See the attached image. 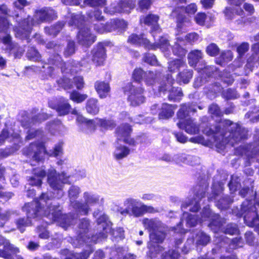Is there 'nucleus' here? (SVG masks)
<instances>
[{
	"label": "nucleus",
	"mask_w": 259,
	"mask_h": 259,
	"mask_svg": "<svg viewBox=\"0 0 259 259\" xmlns=\"http://www.w3.org/2000/svg\"><path fill=\"white\" fill-rule=\"evenodd\" d=\"M86 109L90 114H97L99 111V108L97 105V100L95 99H90L87 102Z\"/></svg>",
	"instance_id": "c9c22d12"
},
{
	"label": "nucleus",
	"mask_w": 259,
	"mask_h": 259,
	"mask_svg": "<svg viewBox=\"0 0 259 259\" xmlns=\"http://www.w3.org/2000/svg\"><path fill=\"white\" fill-rule=\"evenodd\" d=\"M123 204L125 208L119 210V213L123 215H129L138 218L147 212H153L154 210L152 206L146 205L140 200L132 197L125 199Z\"/></svg>",
	"instance_id": "20e7f679"
},
{
	"label": "nucleus",
	"mask_w": 259,
	"mask_h": 259,
	"mask_svg": "<svg viewBox=\"0 0 259 259\" xmlns=\"http://www.w3.org/2000/svg\"><path fill=\"white\" fill-rule=\"evenodd\" d=\"M95 87L101 98H106L110 91L109 84L104 81H97L95 83Z\"/></svg>",
	"instance_id": "c756f323"
},
{
	"label": "nucleus",
	"mask_w": 259,
	"mask_h": 259,
	"mask_svg": "<svg viewBox=\"0 0 259 259\" xmlns=\"http://www.w3.org/2000/svg\"><path fill=\"white\" fill-rule=\"evenodd\" d=\"M214 69L213 67L206 66L202 69L198 68V71L202 75H204L205 74L206 76H210L213 73Z\"/></svg>",
	"instance_id": "e2e57ef3"
},
{
	"label": "nucleus",
	"mask_w": 259,
	"mask_h": 259,
	"mask_svg": "<svg viewBox=\"0 0 259 259\" xmlns=\"http://www.w3.org/2000/svg\"><path fill=\"white\" fill-rule=\"evenodd\" d=\"M144 60L145 62L152 65H155L157 63V61L156 58V57L151 54H146L144 58Z\"/></svg>",
	"instance_id": "052dcab7"
},
{
	"label": "nucleus",
	"mask_w": 259,
	"mask_h": 259,
	"mask_svg": "<svg viewBox=\"0 0 259 259\" xmlns=\"http://www.w3.org/2000/svg\"><path fill=\"white\" fill-rule=\"evenodd\" d=\"M251 203L244 202L242 205V211L245 212L244 220L246 224L251 227L259 228V217L257 214V211L259 207V203L256 202L254 206H251Z\"/></svg>",
	"instance_id": "9b49d317"
},
{
	"label": "nucleus",
	"mask_w": 259,
	"mask_h": 259,
	"mask_svg": "<svg viewBox=\"0 0 259 259\" xmlns=\"http://www.w3.org/2000/svg\"><path fill=\"white\" fill-rule=\"evenodd\" d=\"M80 192L79 188L75 186H71L68 191V195L73 207V204L77 202L75 199L78 197Z\"/></svg>",
	"instance_id": "37998d69"
},
{
	"label": "nucleus",
	"mask_w": 259,
	"mask_h": 259,
	"mask_svg": "<svg viewBox=\"0 0 259 259\" xmlns=\"http://www.w3.org/2000/svg\"><path fill=\"white\" fill-rule=\"evenodd\" d=\"M186 64L182 59H176L169 63L168 70L170 72H175L181 68H184Z\"/></svg>",
	"instance_id": "58836bf2"
},
{
	"label": "nucleus",
	"mask_w": 259,
	"mask_h": 259,
	"mask_svg": "<svg viewBox=\"0 0 259 259\" xmlns=\"http://www.w3.org/2000/svg\"><path fill=\"white\" fill-rule=\"evenodd\" d=\"M219 52L218 47L213 43L210 44L206 48L207 53L211 56H216Z\"/></svg>",
	"instance_id": "603ef678"
},
{
	"label": "nucleus",
	"mask_w": 259,
	"mask_h": 259,
	"mask_svg": "<svg viewBox=\"0 0 259 259\" xmlns=\"http://www.w3.org/2000/svg\"><path fill=\"white\" fill-rule=\"evenodd\" d=\"M51 203L47 205L48 219L51 222H57L59 225L64 229L73 224L76 218H72L70 215L62 214L61 208L60 206H50Z\"/></svg>",
	"instance_id": "6e6552de"
},
{
	"label": "nucleus",
	"mask_w": 259,
	"mask_h": 259,
	"mask_svg": "<svg viewBox=\"0 0 259 259\" xmlns=\"http://www.w3.org/2000/svg\"><path fill=\"white\" fill-rule=\"evenodd\" d=\"M192 158L191 156L186 155L183 154H176L174 155V162L177 164L189 163V161Z\"/></svg>",
	"instance_id": "a18cd8bd"
},
{
	"label": "nucleus",
	"mask_w": 259,
	"mask_h": 259,
	"mask_svg": "<svg viewBox=\"0 0 259 259\" xmlns=\"http://www.w3.org/2000/svg\"><path fill=\"white\" fill-rule=\"evenodd\" d=\"M124 91L128 92V99L133 106L139 105L145 101V97L143 95L144 90L142 88L128 83L124 88Z\"/></svg>",
	"instance_id": "4468645a"
},
{
	"label": "nucleus",
	"mask_w": 259,
	"mask_h": 259,
	"mask_svg": "<svg viewBox=\"0 0 259 259\" xmlns=\"http://www.w3.org/2000/svg\"><path fill=\"white\" fill-rule=\"evenodd\" d=\"M92 60L95 63L101 65L106 58L104 47L102 44H98L92 51Z\"/></svg>",
	"instance_id": "a878e982"
},
{
	"label": "nucleus",
	"mask_w": 259,
	"mask_h": 259,
	"mask_svg": "<svg viewBox=\"0 0 259 259\" xmlns=\"http://www.w3.org/2000/svg\"><path fill=\"white\" fill-rule=\"evenodd\" d=\"M56 17L55 11L49 8L36 10L33 18L28 17L15 28L16 36L22 39L27 38L30 34L32 26L53 20Z\"/></svg>",
	"instance_id": "7ed1b4c3"
},
{
	"label": "nucleus",
	"mask_w": 259,
	"mask_h": 259,
	"mask_svg": "<svg viewBox=\"0 0 259 259\" xmlns=\"http://www.w3.org/2000/svg\"><path fill=\"white\" fill-rule=\"evenodd\" d=\"M222 229L219 227V230ZM225 234H228L230 235L236 234L238 233V229L235 224H229L227 226L226 228L223 231Z\"/></svg>",
	"instance_id": "3c124183"
},
{
	"label": "nucleus",
	"mask_w": 259,
	"mask_h": 259,
	"mask_svg": "<svg viewBox=\"0 0 259 259\" xmlns=\"http://www.w3.org/2000/svg\"><path fill=\"white\" fill-rule=\"evenodd\" d=\"M128 42L133 45L143 46L148 49H155L159 48L163 52L168 51L170 48L167 39L164 37H162L156 44H151L143 35H138L132 34L129 36Z\"/></svg>",
	"instance_id": "1a4fd4ad"
},
{
	"label": "nucleus",
	"mask_w": 259,
	"mask_h": 259,
	"mask_svg": "<svg viewBox=\"0 0 259 259\" xmlns=\"http://www.w3.org/2000/svg\"><path fill=\"white\" fill-rule=\"evenodd\" d=\"M224 13L227 19L232 20L236 15H243L244 12L242 9L239 7H228L224 11Z\"/></svg>",
	"instance_id": "2f4dec72"
},
{
	"label": "nucleus",
	"mask_w": 259,
	"mask_h": 259,
	"mask_svg": "<svg viewBox=\"0 0 259 259\" xmlns=\"http://www.w3.org/2000/svg\"><path fill=\"white\" fill-rule=\"evenodd\" d=\"M130 153V149L121 145H117L113 153L114 157L117 160L121 159L126 157Z\"/></svg>",
	"instance_id": "72a5a7b5"
},
{
	"label": "nucleus",
	"mask_w": 259,
	"mask_h": 259,
	"mask_svg": "<svg viewBox=\"0 0 259 259\" xmlns=\"http://www.w3.org/2000/svg\"><path fill=\"white\" fill-rule=\"evenodd\" d=\"M131 132V128L128 125L125 124L120 126L116 132L117 140L118 141H123L130 145H134L138 143V141H135L130 137Z\"/></svg>",
	"instance_id": "aec40b11"
},
{
	"label": "nucleus",
	"mask_w": 259,
	"mask_h": 259,
	"mask_svg": "<svg viewBox=\"0 0 259 259\" xmlns=\"http://www.w3.org/2000/svg\"><path fill=\"white\" fill-rule=\"evenodd\" d=\"M174 107L167 104H163L161 111L159 113L160 119H167L172 116L174 114Z\"/></svg>",
	"instance_id": "7c9ffc66"
},
{
	"label": "nucleus",
	"mask_w": 259,
	"mask_h": 259,
	"mask_svg": "<svg viewBox=\"0 0 259 259\" xmlns=\"http://www.w3.org/2000/svg\"><path fill=\"white\" fill-rule=\"evenodd\" d=\"M83 23V17L80 15H76L71 16V20L69 22V24L79 28L77 36L78 42L83 46L88 47L95 42L96 36L90 32L87 27L84 25L82 27Z\"/></svg>",
	"instance_id": "39448f33"
},
{
	"label": "nucleus",
	"mask_w": 259,
	"mask_h": 259,
	"mask_svg": "<svg viewBox=\"0 0 259 259\" xmlns=\"http://www.w3.org/2000/svg\"><path fill=\"white\" fill-rule=\"evenodd\" d=\"M233 59V54L231 51H227L222 52L220 57L217 59V63L223 65V63H227Z\"/></svg>",
	"instance_id": "ea45409f"
},
{
	"label": "nucleus",
	"mask_w": 259,
	"mask_h": 259,
	"mask_svg": "<svg viewBox=\"0 0 259 259\" xmlns=\"http://www.w3.org/2000/svg\"><path fill=\"white\" fill-rule=\"evenodd\" d=\"M84 4L91 7H102L105 4V0H84Z\"/></svg>",
	"instance_id": "864d4df0"
},
{
	"label": "nucleus",
	"mask_w": 259,
	"mask_h": 259,
	"mask_svg": "<svg viewBox=\"0 0 259 259\" xmlns=\"http://www.w3.org/2000/svg\"><path fill=\"white\" fill-rule=\"evenodd\" d=\"M223 96L228 99H232L237 98V94L236 91L230 89L224 91Z\"/></svg>",
	"instance_id": "680f3d73"
},
{
	"label": "nucleus",
	"mask_w": 259,
	"mask_h": 259,
	"mask_svg": "<svg viewBox=\"0 0 259 259\" xmlns=\"http://www.w3.org/2000/svg\"><path fill=\"white\" fill-rule=\"evenodd\" d=\"M33 177L29 180V184L32 186H39L41 184V180L46 176V172L41 168H36L34 170Z\"/></svg>",
	"instance_id": "c85d7f7f"
},
{
	"label": "nucleus",
	"mask_w": 259,
	"mask_h": 259,
	"mask_svg": "<svg viewBox=\"0 0 259 259\" xmlns=\"http://www.w3.org/2000/svg\"><path fill=\"white\" fill-rule=\"evenodd\" d=\"M249 44L247 42H243L237 48V51L239 54V57H241L244 54L248 51L249 49Z\"/></svg>",
	"instance_id": "6e6d98bb"
},
{
	"label": "nucleus",
	"mask_w": 259,
	"mask_h": 259,
	"mask_svg": "<svg viewBox=\"0 0 259 259\" xmlns=\"http://www.w3.org/2000/svg\"><path fill=\"white\" fill-rule=\"evenodd\" d=\"M63 25L62 23L59 22L50 27H46L45 30L49 35L55 36L61 31Z\"/></svg>",
	"instance_id": "c03bdc74"
},
{
	"label": "nucleus",
	"mask_w": 259,
	"mask_h": 259,
	"mask_svg": "<svg viewBox=\"0 0 259 259\" xmlns=\"http://www.w3.org/2000/svg\"><path fill=\"white\" fill-rule=\"evenodd\" d=\"M204 194L205 193L203 191H201L196 195V197L194 199L195 203H194L193 201L192 202V204H194L193 207L190 209L192 211H196L199 209V205L198 204V201L202 198L204 197Z\"/></svg>",
	"instance_id": "8fccbe9b"
},
{
	"label": "nucleus",
	"mask_w": 259,
	"mask_h": 259,
	"mask_svg": "<svg viewBox=\"0 0 259 259\" xmlns=\"http://www.w3.org/2000/svg\"><path fill=\"white\" fill-rule=\"evenodd\" d=\"M221 124L229 131L223 135V146L224 143L234 146L235 143L245 138L246 131L237 123H233L230 120H225Z\"/></svg>",
	"instance_id": "423d86ee"
},
{
	"label": "nucleus",
	"mask_w": 259,
	"mask_h": 259,
	"mask_svg": "<svg viewBox=\"0 0 259 259\" xmlns=\"http://www.w3.org/2000/svg\"><path fill=\"white\" fill-rule=\"evenodd\" d=\"M211 213L209 208L205 207L203 211L202 218L200 220H198L195 215L189 214L188 213L184 212L183 215V219L180 224L177 226V230L179 229L178 232L181 233L183 231L181 230V224L185 223L188 227H191L195 226L198 222L205 221L206 219H209L210 217Z\"/></svg>",
	"instance_id": "2eb2a0df"
},
{
	"label": "nucleus",
	"mask_w": 259,
	"mask_h": 259,
	"mask_svg": "<svg viewBox=\"0 0 259 259\" xmlns=\"http://www.w3.org/2000/svg\"><path fill=\"white\" fill-rule=\"evenodd\" d=\"M66 64L62 61L61 57L57 55L51 58L49 63L43 66L44 72L52 76L54 73L57 72L59 68H61L63 72L66 70Z\"/></svg>",
	"instance_id": "dca6fc26"
},
{
	"label": "nucleus",
	"mask_w": 259,
	"mask_h": 259,
	"mask_svg": "<svg viewBox=\"0 0 259 259\" xmlns=\"http://www.w3.org/2000/svg\"><path fill=\"white\" fill-rule=\"evenodd\" d=\"M206 19V15L204 13H199L197 14L195 18L196 22L200 25H203Z\"/></svg>",
	"instance_id": "338daca9"
},
{
	"label": "nucleus",
	"mask_w": 259,
	"mask_h": 259,
	"mask_svg": "<svg viewBox=\"0 0 259 259\" xmlns=\"http://www.w3.org/2000/svg\"><path fill=\"white\" fill-rule=\"evenodd\" d=\"M179 256V254L177 251L171 250L169 251L167 254L163 256V259H177Z\"/></svg>",
	"instance_id": "774afa93"
},
{
	"label": "nucleus",
	"mask_w": 259,
	"mask_h": 259,
	"mask_svg": "<svg viewBox=\"0 0 259 259\" xmlns=\"http://www.w3.org/2000/svg\"><path fill=\"white\" fill-rule=\"evenodd\" d=\"M26 56L27 58L34 61H39L41 58V56L39 53L34 48H30L27 52Z\"/></svg>",
	"instance_id": "49530a36"
},
{
	"label": "nucleus",
	"mask_w": 259,
	"mask_h": 259,
	"mask_svg": "<svg viewBox=\"0 0 259 259\" xmlns=\"http://www.w3.org/2000/svg\"><path fill=\"white\" fill-rule=\"evenodd\" d=\"M0 245H4V248L6 249H10L12 252H14L15 253L19 252V249L17 248H15L13 246V245L11 244L9 241L5 238H4L3 236L0 235Z\"/></svg>",
	"instance_id": "de8ad7c7"
},
{
	"label": "nucleus",
	"mask_w": 259,
	"mask_h": 259,
	"mask_svg": "<svg viewBox=\"0 0 259 259\" xmlns=\"http://www.w3.org/2000/svg\"><path fill=\"white\" fill-rule=\"evenodd\" d=\"M69 98L72 101L80 103L84 101L88 98V96L76 91H73L70 94Z\"/></svg>",
	"instance_id": "a19ab883"
},
{
	"label": "nucleus",
	"mask_w": 259,
	"mask_h": 259,
	"mask_svg": "<svg viewBox=\"0 0 259 259\" xmlns=\"http://www.w3.org/2000/svg\"><path fill=\"white\" fill-rule=\"evenodd\" d=\"M135 3L136 0H120L117 7L112 6L110 8H106L104 11L111 15L115 13H128L135 7Z\"/></svg>",
	"instance_id": "a211bd4d"
},
{
	"label": "nucleus",
	"mask_w": 259,
	"mask_h": 259,
	"mask_svg": "<svg viewBox=\"0 0 259 259\" xmlns=\"http://www.w3.org/2000/svg\"><path fill=\"white\" fill-rule=\"evenodd\" d=\"M177 19V28L176 35L179 36L181 34L187 31L188 28L191 26L190 20L181 14H178L176 16Z\"/></svg>",
	"instance_id": "5701e85b"
},
{
	"label": "nucleus",
	"mask_w": 259,
	"mask_h": 259,
	"mask_svg": "<svg viewBox=\"0 0 259 259\" xmlns=\"http://www.w3.org/2000/svg\"><path fill=\"white\" fill-rule=\"evenodd\" d=\"M3 43L6 46V49L12 51L15 58H20L24 53V50L22 48H17L11 41V37L8 34L2 39Z\"/></svg>",
	"instance_id": "393cba45"
},
{
	"label": "nucleus",
	"mask_w": 259,
	"mask_h": 259,
	"mask_svg": "<svg viewBox=\"0 0 259 259\" xmlns=\"http://www.w3.org/2000/svg\"><path fill=\"white\" fill-rule=\"evenodd\" d=\"M41 134L42 132L39 130L36 131L33 129H31L28 133L26 139L27 140H30L36 137H39V136H41Z\"/></svg>",
	"instance_id": "0e129e2a"
},
{
	"label": "nucleus",
	"mask_w": 259,
	"mask_h": 259,
	"mask_svg": "<svg viewBox=\"0 0 259 259\" xmlns=\"http://www.w3.org/2000/svg\"><path fill=\"white\" fill-rule=\"evenodd\" d=\"M191 111L194 112L195 110L186 105L182 106L177 114L178 118L182 120L177 123V125L180 128L184 129L188 134L194 135L199 132L198 125L190 119H184Z\"/></svg>",
	"instance_id": "0eeeda50"
},
{
	"label": "nucleus",
	"mask_w": 259,
	"mask_h": 259,
	"mask_svg": "<svg viewBox=\"0 0 259 259\" xmlns=\"http://www.w3.org/2000/svg\"><path fill=\"white\" fill-rule=\"evenodd\" d=\"M60 115H65L71 112L72 114H77L76 109H71V105L68 103V100L64 98L61 99L58 104L54 107Z\"/></svg>",
	"instance_id": "4be33fe9"
},
{
	"label": "nucleus",
	"mask_w": 259,
	"mask_h": 259,
	"mask_svg": "<svg viewBox=\"0 0 259 259\" xmlns=\"http://www.w3.org/2000/svg\"><path fill=\"white\" fill-rule=\"evenodd\" d=\"M108 217L106 215L103 214L101 215L97 221L99 225H101V227L103 229L102 233V237L103 238H106L107 236V233L111 232V227L109 223L107 222Z\"/></svg>",
	"instance_id": "473e14b6"
},
{
	"label": "nucleus",
	"mask_w": 259,
	"mask_h": 259,
	"mask_svg": "<svg viewBox=\"0 0 259 259\" xmlns=\"http://www.w3.org/2000/svg\"><path fill=\"white\" fill-rule=\"evenodd\" d=\"M202 58V53L200 51H192L188 54L189 64L192 66H195Z\"/></svg>",
	"instance_id": "f704fd0d"
},
{
	"label": "nucleus",
	"mask_w": 259,
	"mask_h": 259,
	"mask_svg": "<svg viewBox=\"0 0 259 259\" xmlns=\"http://www.w3.org/2000/svg\"><path fill=\"white\" fill-rule=\"evenodd\" d=\"M159 19L158 16L153 14H149L146 16H144L140 19L142 23H144L147 25L151 26L152 29V35L154 37V31L159 32L160 31L159 26L157 25V21Z\"/></svg>",
	"instance_id": "b1692460"
},
{
	"label": "nucleus",
	"mask_w": 259,
	"mask_h": 259,
	"mask_svg": "<svg viewBox=\"0 0 259 259\" xmlns=\"http://www.w3.org/2000/svg\"><path fill=\"white\" fill-rule=\"evenodd\" d=\"M199 35L196 32H191L185 36H179L177 37V41L172 46V50L174 54L180 57L185 56L187 50L182 47L187 42L193 44L198 40Z\"/></svg>",
	"instance_id": "9d476101"
},
{
	"label": "nucleus",
	"mask_w": 259,
	"mask_h": 259,
	"mask_svg": "<svg viewBox=\"0 0 259 259\" xmlns=\"http://www.w3.org/2000/svg\"><path fill=\"white\" fill-rule=\"evenodd\" d=\"M58 83L65 90L70 89L73 88V84L68 78H63L58 81Z\"/></svg>",
	"instance_id": "bf43d9fd"
},
{
	"label": "nucleus",
	"mask_w": 259,
	"mask_h": 259,
	"mask_svg": "<svg viewBox=\"0 0 259 259\" xmlns=\"http://www.w3.org/2000/svg\"><path fill=\"white\" fill-rule=\"evenodd\" d=\"M83 198L85 202L84 204L76 202L73 204V208L81 214L86 215L90 210V206H94L99 203L100 197L99 195L92 192H85L83 193Z\"/></svg>",
	"instance_id": "f8f14e48"
},
{
	"label": "nucleus",
	"mask_w": 259,
	"mask_h": 259,
	"mask_svg": "<svg viewBox=\"0 0 259 259\" xmlns=\"http://www.w3.org/2000/svg\"><path fill=\"white\" fill-rule=\"evenodd\" d=\"M48 181L50 186L54 190L60 191V196L62 195V190L63 184L70 183L69 179L70 176H67L64 172L58 176L56 175V170L54 169H50L48 172Z\"/></svg>",
	"instance_id": "ddd939ff"
},
{
	"label": "nucleus",
	"mask_w": 259,
	"mask_h": 259,
	"mask_svg": "<svg viewBox=\"0 0 259 259\" xmlns=\"http://www.w3.org/2000/svg\"><path fill=\"white\" fill-rule=\"evenodd\" d=\"M94 29L100 33L110 32L113 30L111 24L107 23L106 25H104L100 22V21H97L96 23H94Z\"/></svg>",
	"instance_id": "4c0bfd02"
},
{
	"label": "nucleus",
	"mask_w": 259,
	"mask_h": 259,
	"mask_svg": "<svg viewBox=\"0 0 259 259\" xmlns=\"http://www.w3.org/2000/svg\"><path fill=\"white\" fill-rule=\"evenodd\" d=\"M192 77V72L189 70H185L181 72L178 77L177 80L180 83H187Z\"/></svg>",
	"instance_id": "79ce46f5"
},
{
	"label": "nucleus",
	"mask_w": 259,
	"mask_h": 259,
	"mask_svg": "<svg viewBox=\"0 0 259 259\" xmlns=\"http://www.w3.org/2000/svg\"><path fill=\"white\" fill-rule=\"evenodd\" d=\"M91 252L84 251L82 254H72L67 256L65 259H87Z\"/></svg>",
	"instance_id": "5fc2aeb1"
},
{
	"label": "nucleus",
	"mask_w": 259,
	"mask_h": 259,
	"mask_svg": "<svg viewBox=\"0 0 259 259\" xmlns=\"http://www.w3.org/2000/svg\"><path fill=\"white\" fill-rule=\"evenodd\" d=\"M52 198V196H49L48 193H42L38 200L25 204L23 209L26 212L27 218L26 220L24 218L16 220L15 223L17 228L23 232L25 227L31 224L29 219L39 218L44 215L48 218L47 205L49 204Z\"/></svg>",
	"instance_id": "f257e3e1"
},
{
	"label": "nucleus",
	"mask_w": 259,
	"mask_h": 259,
	"mask_svg": "<svg viewBox=\"0 0 259 259\" xmlns=\"http://www.w3.org/2000/svg\"><path fill=\"white\" fill-rule=\"evenodd\" d=\"M199 239L198 240V243L203 245L207 244L210 240L209 237L205 234L201 232L199 235Z\"/></svg>",
	"instance_id": "69168bd1"
},
{
	"label": "nucleus",
	"mask_w": 259,
	"mask_h": 259,
	"mask_svg": "<svg viewBox=\"0 0 259 259\" xmlns=\"http://www.w3.org/2000/svg\"><path fill=\"white\" fill-rule=\"evenodd\" d=\"M209 112L211 115L215 116H220L222 115L219 107L216 104H212L209 106Z\"/></svg>",
	"instance_id": "4d7b16f0"
},
{
	"label": "nucleus",
	"mask_w": 259,
	"mask_h": 259,
	"mask_svg": "<svg viewBox=\"0 0 259 259\" xmlns=\"http://www.w3.org/2000/svg\"><path fill=\"white\" fill-rule=\"evenodd\" d=\"M10 28V25L8 20L0 17V32L7 33Z\"/></svg>",
	"instance_id": "09e8293b"
},
{
	"label": "nucleus",
	"mask_w": 259,
	"mask_h": 259,
	"mask_svg": "<svg viewBox=\"0 0 259 259\" xmlns=\"http://www.w3.org/2000/svg\"><path fill=\"white\" fill-rule=\"evenodd\" d=\"M167 83H160V86H158L159 90L161 92L168 91L170 94L168 95L169 100L177 101L179 98L183 95L181 89L179 88H175L172 87L174 80L169 76L166 79Z\"/></svg>",
	"instance_id": "f3484780"
},
{
	"label": "nucleus",
	"mask_w": 259,
	"mask_h": 259,
	"mask_svg": "<svg viewBox=\"0 0 259 259\" xmlns=\"http://www.w3.org/2000/svg\"><path fill=\"white\" fill-rule=\"evenodd\" d=\"M133 78L136 81H140L142 78L147 85H153L156 83L157 74L152 71L145 72L141 68H136L133 73Z\"/></svg>",
	"instance_id": "6ab92c4d"
},
{
	"label": "nucleus",
	"mask_w": 259,
	"mask_h": 259,
	"mask_svg": "<svg viewBox=\"0 0 259 259\" xmlns=\"http://www.w3.org/2000/svg\"><path fill=\"white\" fill-rule=\"evenodd\" d=\"M30 151L34 152L33 158L36 161H40L43 159L45 154V149L42 143L38 144H32L29 147Z\"/></svg>",
	"instance_id": "cd10ccee"
},
{
	"label": "nucleus",
	"mask_w": 259,
	"mask_h": 259,
	"mask_svg": "<svg viewBox=\"0 0 259 259\" xmlns=\"http://www.w3.org/2000/svg\"><path fill=\"white\" fill-rule=\"evenodd\" d=\"M142 224L149 232L150 241L148 247L151 253V257H156V254L161 252L163 248L158 244L162 243L166 236L164 225L156 219H143Z\"/></svg>",
	"instance_id": "f03ea898"
},
{
	"label": "nucleus",
	"mask_w": 259,
	"mask_h": 259,
	"mask_svg": "<svg viewBox=\"0 0 259 259\" xmlns=\"http://www.w3.org/2000/svg\"><path fill=\"white\" fill-rule=\"evenodd\" d=\"M75 52V44L73 41H70L68 42L67 47L64 51V55L66 56H69L72 55Z\"/></svg>",
	"instance_id": "13d9d810"
},
{
	"label": "nucleus",
	"mask_w": 259,
	"mask_h": 259,
	"mask_svg": "<svg viewBox=\"0 0 259 259\" xmlns=\"http://www.w3.org/2000/svg\"><path fill=\"white\" fill-rule=\"evenodd\" d=\"M88 124L93 125L92 131L94 130L97 125L100 126L103 129L108 130L113 128L115 125L113 120H106L99 118L93 119V121H89Z\"/></svg>",
	"instance_id": "bb28decb"
},
{
	"label": "nucleus",
	"mask_w": 259,
	"mask_h": 259,
	"mask_svg": "<svg viewBox=\"0 0 259 259\" xmlns=\"http://www.w3.org/2000/svg\"><path fill=\"white\" fill-rule=\"evenodd\" d=\"M184 11L188 14H193L196 12L197 8L194 4H191L185 8L181 7V8H179L174 11L171 13V16L172 17L176 16L177 15V13L179 14L180 13L179 12H183Z\"/></svg>",
	"instance_id": "e433bc0d"
},
{
	"label": "nucleus",
	"mask_w": 259,
	"mask_h": 259,
	"mask_svg": "<svg viewBox=\"0 0 259 259\" xmlns=\"http://www.w3.org/2000/svg\"><path fill=\"white\" fill-rule=\"evenodd\" d=\"M252 55L248 58L245 66L246 70L245 73L247 74L252 71L254 65L258 62L259 64V42L254 44L252 47Z\"/></svg>",
	"instance_id": "412c9836"
}]
</instances>
